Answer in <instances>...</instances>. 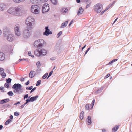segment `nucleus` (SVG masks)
Instances as JSON below:
<instances>
[{
    "label": "nucleus",
    "mask_w": 132,
    "mask_h": 132,
    "mask_svg": "<svg viewBox=\"0 0 132 132\" xmlns=\"http://www.w3.org/2000/svg\"><path fill=\"white\" fill-rule=\"evenodd\" d=\"M62 31H60L58 33V34L59 35V36L62 34Z\"/></svg>",
    "instance_id": "obj_43"
},
{
    "label": "nucleus",
    "mask_w": 132,
    "mask_h": 132,
    "mask_svg": "<svg viewBox=\"0 0 132 132\" xmlns=\"http://www.w3.org/2000/svg\"><path fill=\"white\" fill-rule=\"evenodd\" d=\"M38 1V0H31V2L33 3H37Z\"/></svg>",
    "instance_id": "obj_35"
},
{
    "label": "nucleus",
    "mask_w": 132,
    "mask_h": 132,
    "mask_svg": "<svg viewBox=\"0 0 132 132\" xmlns=\"http://www.w3.org/2000/svg\"><path fill=\"white\" fill-rule=\"evenodd\" d=\"M4 87H0V89L1 90H3V89Z\"/></svg>",
    "instance_id": "obj_56"
},
{
    "label": "nucleus",
    "mask_w": 132,
    "mask_h": 132,
    "mask_svg": "<svg viewBox=\"0 0 132 132\" xmlns=\"http://www.w3.org/2000/svg\"><path fill=\"white\" fill-rule=\"evenodd\" d=\"M45 31L43 33V34L46 36H48L50 34H52V32L50 31V29L48 28V27H46L45 28Z\"/></svg>",
    "instance_id": "obj_12"
},
{
    "label": "nucleus",
    "mask_w": 132,
    "mask_h": 132,
    "mask_svg": "<svg viewBox=\"0 0 132 132\" xmlns=\"http://www.w3.org/2000/svg\"><path fill=\"white\" fill-rule=\"evenodd\" d=\"M51 2L54 4H56L57 3V0H50Z\"/></svg>",
    "instance_id": "obj_30"
},
{
    "label": "nucleus",
    "mask_w": 132,
    "mask_h": 132,
    "mask_svg": "<svg viewBox=\"0 0 132 132\" xmlns=\"http://www.w3.org/2000/svg\"><path fill=\"white\" fill-rule=\"evenodd\" d=\"M12 121V120L11 119H9L8 120L5 122V124L7 125L10 122Z\"/></svg>",
    "instance_id": "obj_27"
},
{
    "label": "nucleus",
    "mask_w": 132,
    "mask_h": 132,
    "mask_svg": "<svg viewBox=\"0 0 132 132\" xmlns=\"http://www.w3.org/2000/svg\"><path fill=\"white\" fill-rule=\"evenodd\" d=\"M22 86L19 84H15L13 86L12 88L14 89V92L15 93L21 94L23 92L21 88Z\"/></svg>",
    "instance_id": "obj_5"
},
{
    "label": "nucleus",
    "mask_w": 132,
    "mask_h": 132,
    "mask_svg": "<svg viewBox=\"0 0 132 132\" xmlns=\"http://www.w3.org/2000/svg\"><path fill=\"white\" fill-rule=\"evenodd\" d=\"M119 126H116L115 127L112 128V130L113 132L116 131L118 129L119 127Z\"/></svg>",
    "instance_id": "obj_22"
},
{
    "label": "nucleus",
    "mask_w": 132,
    "mask_h": 132,
    "mask_svg": "<svg viewBox=\"0 0 132 132\" xmlns=\"http://www.w3.org/2000/svg\"><path fill=\"white\" fill-rule=\"evenodd\" d=\"M68 22V21H66L65 22L63 23L61 26V28H63L66 27L67 25Z\"/></svg>",
    "instance_id": "obj_19"
},
{
    "label": "nucleus",
    "mask_w": 132,
    "mask_h": 132,
    "mask_svg": "<svg viewBox=\"0 0 132 132\" xmlns=\"http://www.w3.org/2000/svg\"><path fill=\"white\" fill-rule=\"evenodd\" d=\"M36 65L37 66V67L39 68L41 66L40 62L39 61L37 62L36 63Z\"/></svg>",
    "instance_id": "obj_28"
},
{
    "label": "nucleus",
    "mask_w": 132,
    "mask_h": 132,
    "mask_svg": "<svg viewBox=\"0 0 132 132\" xmlns=\"http://www.w3.org/2000/svg\"><path fill=\"white\" fill-rule=\"evenodd\" d=\"M84 11L82 7H80L79 8L78 11L77 13V15H78L81 14Z\"/></svg>",
    "instance_id": "obj_17"
},
{
    "label": "nucleus",
    "mask_w": 132,
    "mask_h": 132,
    "mask_svg": "<svg viewBox=\"0 0 132 132\" xmlns=\"http://www.w3.org/2000/svg\"><path fill=\"white\" fill-rule=\"evenodd\" d=\"M48 75V73H46L42 76V78L43 79H45L47 77Z\"/></svg>",
    "instance_id": "obj_32"
},
{
    "label": "nucleus",
    "mask_w": 132,
    "mask_h": 132,
    "mask_svg": "<svg viewBox=\"0 0 132 132\" xmlns=\"http://www.w3.org/2000/svg\"><path fill=\"white\" fill-rule=\"evenodd\" d=\"M22 60H26V59H20L19 60V61H21Z\"/></svg>",
    "instance_id": "obj_49"
},
{
    "label": "nucleus",
    "mask_w": 132,
    "mask_h": 132,
    "mask_svg": "<svg viewBox=\"0 0 132 132\" xmlns=\"http://www.w3.org/2000/svg\"><path fill=\"white\" fill-rule=\"evenodd\" d=\"M117 59H114L113 60H112L113 61V62H115L116 61H117Z\"/></svg>",
    "instance_id": "obj_62"
},
{
    "label": "nucleus",
    "mask_w": 132,
    "mask_h": 132,
    "mask_svg": "<svg viewBox=\"0 0 132 132\" xmlns=\"http://www.w3.org/2000/svg\"><path fill=\"white\" fill-rule=\"evenodd\" d=\"M29 83V81H28L26 82L25 83V84L26 85H28Z\"/></svg>",
    "instance_id": "obj_50"
},
{
    "label": "nucleus",
    "mask_w": 132,
    "mask_h": 132,
    "mask_svg": "<svg viewBox=\"0 0 132 132\" xmlns=\"http://www.w3.org/2000/svg\"><path fill=\"white\" fill-rule=\"evenodd\" d=\"M36 89V87L32 89V90L34 91V90H35Z\"/></svg>",
    "instance_id": "obj_61"
},
{
    "label": "nucleus",
    "mask_w": 132,
    "mask_h": 132,
    "mask_svg": "<svg viewBox=\"0 0 132 132\" xmlns=\"http://www.w3.org/2000/svg\"><path fill=\"white\" fill-rule=\"evenodd\" d=\"M20 103V102H18L17 103H15L14 104V105H17V104H18Z\"/></svg>",
    "instance_id": "obj_53"
},
{
    "label": "nucleus",
    "mask_w": 132,
    "mask_h": 132,
    "mask_svg": "<svg viewBox=\"0 0 132 132\" xmlns=\"http://www.w3.org/2000/svg\"><path fill=\"white\" fill-rule=\"evenodd\" d=\"M86 122H87L88 125H90L91 123V118L90 116H88V118L86 120Z\"/></svg>",
    "instance_id": "obj_20"
},
{
    "label": "nucleus",
    "mask_w": 132,
    "mask_h": 132,
    "mask_svg": "<svg viewBox=\"0 0 132 132\" xmlns=\"http://www.w3.org/2000/svg\"><path fill=\"white\" fill-rule=\"evenodd\" d=\"M95 100H93L92 102V108H92L93 106H94V104Z\"/></svg>",
    "instance_id": "obj_36"
},
{
    "label": "nucleus",
    "mask_w": 132,
    "mask_h": 132,
    "mask_svg": "<svg viewBox=\"0 0 132 132\" xmlns=\"http://www.w3.org/2000/svg\"><path fill=\"white\" fill-rule=\"evenodd\" d=\"M20 29V26L19 25H16L14 27L15 34L18 36H20L21 34Z\"/></svg>",
    "instance_id": "obj_9"
},
{
    "label": "nucleus",
    "mask_w": 132,
    "mask_h": 132,
    "mask_svg": "<svg viewBox=\"0 0 132 132\" xmlns=\"http://www.w3.org/2000/svg\"><path fill=\"white\" fill-rule=\"evenodd\" d=\"M3 128V126L2 125H0V130L2 129Z\"/></svg>",
    "instance_id": "obj_55"
},
{
    "label": "nucleus",
    "mask_w": 132,
    "mask_h": 132,
    "mask_svg": "<svg viewBox=\"0 0 132 132\" xmlns=\"http://www.w3.org/2000/svg\"><path fill=\"white\" fill-rule=\"evenodd\" d=\"M9 101V99L8 98L2 100L0 101V104H1L5 103L8 102Z\"/></svg>",
    "instance_id": "obj_16"
},
{
    "label": "nucleus",
    "mask_w": 132,
    "mask_h": 132,
    "mask_svg": "<svg viewBox=\"0 0 132 132\" xmlns=\"http://www.w3.org/2000/svg\"><path fill=\"white\" fill-rule=\"evenodd\" d=\"M35 75V72L33 71H31L29 74V76L31 78L33 77Z\"/></svg>",
    "instance_id": "obj_18"
},
{
    "label": "nucleus",
    "mask_w": 132,
    "mask_h": 132,
    "mask_svg": "<svg viewBox=\"0 0 132 132\" xmlns=\"http://www.w3.org/2000/svg\"><path fill=\"white\" fill-rule=\"evenodd\" d=\"M5 8V4L3 3H0V11H2Z\"/></svg>",
    "instance_id": "obj_14"
},
{
    "label": "nucleus",
    "mask_w": 132,
    "mask_h": 132,
    "mask_svg": "<svg viewBox=\"0 0 132 132\" xmlns=\"http://www.w3.org/2000/svg\"><path fill=\"white\" fill-rule=\"evenodd\" d=\"M113 62H113V60H112L109 63V64H111L112 63H113Z\"/></svg>",
    "instance_id": "obj_57"
},
{
    "label": "nucleus",
    "mask_w": 132,
    "mask_h": 132,
    "mask_svg": "<svg viewBox=\"0 0 132 132\" xmlns=\"http://www.w3.org/2000/svg\"><path fill=\"white\" fill-rule=\"evenodd\" d=\"M26 102H27V103L31 101H30V100L27 99L26 100Z\"/></svg>",
    "instance_id": "obj_47"
},
{
    "label": "nucleus",
    "mask_w": 132,
    "mask_h": 132,
    "mask_svg": "<svg viewBox=\"0 0 132 132\" xmlns=\"http://www.w3.org/2000/svg\"><path fill=\"white\" fill-rule=\"evenodd\" d=\"M42 2H47L48 0H40Z\"/></svg>",
    "instance_id": "obj_45"
},
{
    "label": "nucleus",
    "mask_w": 132,
    "mask_h": 132,
    "mask_svg": "<svg viewBox=\"0 0 132 132\" xmlns=\"http://www.w3.org/2000/svg\"><path fill=\"white\" fill-rule=\"evenodd\" d=\"M118 19V18H116V20H115V21H114V22H113V23H114L116 22V21H117V20Z\"/></svg>",
    "instance_id": "obj_63"
},
{
    "label": "nucleus",
    "mask_w": 132,
    "mask_h": 132,
    "mask_svg": "<svg viewBox=\"0 0 132 132\" xmlns=\"http://www.w3.org/2000/svg\"><path fill=\"white\" fill-rule=\"evenodd\" d=\"M60 50V47L59 46L56 45L54 48V51L59 52Z\"/></svg>",
    "instance_id": "obj_23"
},
{
    "label": "nucleus",
    "mask_w": 132,
    "mask_h": 132,
    "mask_svg": "<svg viewBox=\"0 0 132 132\" xmlns=\"http://www.w3.org/2000/svg\"><path fill=\"white\" fill-rule=\"evenodd\" d=\"M7 94L10 96H12L13 95V93L12 91L9 92Z\"/></svg>",
    "instance_id": "obj_29"
},
{
    "label": "nucleus",
    "mask_w": 132,
    "mask_h": 132,
    "mask_svg": "<svg viewBox=\"0 0 132 132\" xmlns=\"http://www.w3.org/2000/svg\"><path fill=\"white\" fill-rule=\"evenodd\" d=\"M30 10L32 14L35 15H38L40 12V8L38 5H33L30 7Z\"/></svg>",
    "instance_id": "obj_3"
},
{
    "label": "nucleus",
    "mask_w": 132,
    "mask_h": 132,
    "mask_svg": "<svg viewBox=\"0 0 132 132\" xmlns=\"http://www.w3.org/2000/svg\"><path fill=\"white\" fill-rule=\"evenodd\" d=\"M11 80H11V79L10 78H9L8 79H7L6 80V81H7V83H9L10 82H11Z\"/></svg>",
    "instance_id": "obj_39"
},
{
    "label": "nucleus",
    "mask_w": 132,
    "mask_h": 132,
    "mask_svg": "<svg viewBox=\"0 0 132 132\" xmlns=\"http://www.w3.org/2000/svg\"><path fill=\"white\" fill-rule=\"evenodd\" d=\"M4 70L2 68L0 67V74L1 75L3 78H4L6 76V75L4 72Z\"/></svg>",
    "instance_id": "obj_13"
},
{
    "label": "nucleus",
    "mask_w": 132,
    "mask_h": 132,
    "mask_svg": "<svg viewBox=\"0 0 132 132\" xmlns=\"http://www.w3.org/2000/svg\"><path fill=\"white\" fill-rule=\"evenodd\" d=\"M50 10V7L49 5L47 3H45L43 5L42 8V12L43 13L46 12H48Z\"/></svg>",
    "instance_id": "obj_10"
},
{
    "label": "nucleus",
    "mask_w": 132,
    "mask_h": 132,
    "mask_svg": "<svg viewBox=\"0 0 132 132\" xmlns=\"http://www.w3.org/2000/svg\"><path fill=\"white\" fill-rule=\"evenodd\" d=\"M14 7H11L9 8L7 10V12L9 14L16 15Z\"/></svg>",
    "instance_id": "obj_11"
},
{
    "label": "nucleus",
    "mask_w": 132,
    "mask_h": 132,
    "mask_svg": "<svg viewBox=\"0 0 132 132\" xmlns=\"http://www.w3.org/2000/svg\"><path fill=\"white\" fill-rule=\"evenodd\" d=\"M24 106V104L22 105L21 106V108H23Z\"/></svg>",
    "instance_id": "obj_59"
},
{
    "label": "nucleus",
    "mask_w": 132,
    "mask_h": 132,
    "mask_svg": "<svg viewBox=\"0 0 132 132\" xmlns=\"http://www.w3.org/2000/svg\"><path fill=\"white\" fill-rule=\"evenodd\" d=\"M4 35L5 38L8 41L12 42L14 39V35L9 32L4 33Z\"/></svg>",
    "instance_id": "obj_6"
},
{
    "label": "nucleus",
    "mask_w": 132,
    "mask_h": 132,
    "mask_svg": "<svg viewBox=\"0 0 132 132\" xmlns=\"http://www.w3.org/2000/svg\"><path fill=\"white\" fill-rule=\"evenodd\" d=\"M10 119H11V120H12V119H13V116L12 115H11L10 117Z\"/></svg>",
    "instance_id": "obj_51"
},
{
    "label": "nucleus",
    "mask_w": 132,
    "mask_h": 132,
    "mask_svg": "<svg viewBox=\"0 0 132 132\" xmlns=\"http://www.w3.org/2000/svg\"><path fill=\"white\" fill-rule=\"evenodd\" d=\"M35 19L32 16L28 17L25 21V24L26 26V29L23 32V36L24 38H27L31 35L33 27L35 24Z\"/></svg>",
    "instance_id": "obj_1"
},
{
    "label": "nucleus",
    "mask_w": 132,
    "mask_h": 132,
    "mask_svg": "<svg viewBox=\"0 0 132 132\" xmlns=\"http://www.w3.org/2000/svg\"><path fill=\"white\" fill-rule=\"evenodd\" d=\"M89 6V4H88L86 6V7L88 8V7Z\"/></svg>",
    "instance_id": "obj_64"
},
{
    "label": "nucleus",
    "mask_w": 132,
    "mask_h": 132,
    "mask_svg": "<svg viewBox=\"0 0 132 132\" xmlns=\"http://www.w3.org/2000/svg\"><path fill=\"white\" fill-rule=\"evenodd\" d=\"M38 97V96L37 95L34 97H32L30 98V101L31 102H33L34 101L36 100L37 99Z\"/></svg>",
    "instance_id": "obj_21"
},
{
    "label": "nucleus",
    "mask_w": 132,
    "mask_h": 132,
    "mask_svg": "<svg viewBox=\"0 0 132 132\" xmlns=\"http://www.w3.org/2000/svg\"><path fill=\"white\" fill-rule=\"evenodd\" d=\"M14 7L16 16H20L23 10V6L21 5H19Z\"/></svg>",
    "instance_id": "obj_4"
},
{
    "label": "nucleus",
    "mask_w": 132,
    "mask_h": 132,
    "mask_svg": "<svg viewBox=\"0 0 132 132\" xmlns=\"http://www.w3.org/2000/svg\"><path fill=\"white\" fill-rule=\"evenodd\" d=\"M90 48H88L86 51V52H85V55L86 54H87V52L89 50H90Z\"/></svg>",
    "instance_id": "obj_44"
},
{
    "label": "nucleus",
    "mask_w": 132,
    "mask_h": 132,
    "mask_svg": "<svg viewBox=\"0 0 132 132\" xmlns=\"http://www.w3.org/2000/svg\"><path fill=\"white\" fill-rule=\"evenodd\" d=\"M24 78H21L20 79V80L21 81H24Z\"/></svg>",
    "instance_id": "obj_52"
},
{
    "label": "nucleus",
    "mask_w": 132,
    "mask_h": 132,
    "mask_svg": "<svg viewBox=\"0 0 132 132\" xmlns=\"http://www.w3.org/2000/svg\"><path fill=\"white\" fill-rule=\"evenodd\" d=\"M55 57H53L51 58V60H55Z\"/></svg>",
    "instance_id": "obj_48"
},
{
    "label": "nucleus",
    "mask_w": 132,
    "mask_h": 132,
    "mask_svg": "<svg viewBox=\"0 0 132 132\" xmlns=\"http://www.w3.org/2000/svg\"><path fill=\"white\" fill-rule=\"evenodd\" d=\"M68 9L67 8H64L62 10V12L64 13L67 12Z\"/></svg>",
    "instance_id": "obj_26"
},
{
    "label": "nucleus",
    "mask_w": 132,
    "mask_h": 132,
    "mask_svg": "<svg viewBox=\"0 0 132 132\" xmlns=\"http://www.w3.org/2000/svg\"><path fill=\"white\" fill-rule=\"evenodd\" d=\"M31 51H29L28 53V55L29 56H31L32 57H34V56L33 55H31Z\"/></svg>",
    "instance_id": "obj_31"
},
{
    "label": "nucleus",
    "mask_w": 132,
    "mask_h": 132,
    "mask_svg": "<svg viewBox=\"0 0 132 132\" xmlns=\"http://www.w3.org/2000/svg\"><path fill=\"white\" fill-rule=\"evenodd\" d=\"M73 22V21H71L70 23L69 24V26H70L71 24H72V23Z\"/></svg>",
    "instance_id": "obj_58"
},
{
    "label": "nucleus",
    "mask_w": 132,
    "mask_h": 132,
    "mask_svg": "<svg viewBox=\"0 0 132 132\" xmlns=\"http://www.w3.org/2000/svg\"><path fill=\"white\" fill-rule=\"evenodd\" d=\"M106 10H104V11H103L102 12V13H101V14H102L104 13L105 12V11H106Z\"/></svg>",
    "instance_id": "obj_54"
},
{
    "label": "nucleus",
    "mask_w": 132,
    "mask_h": 132,
    "mask_svg": "<svg viewBox=\"0 0 132 132\" xmlns=\"http://www.w3.org/2000/svg\"><path fill=\"white\" fill-rule=\"evenodd\" d=\"M41 84V80H39L37 82V83L36 84V86H38L39 85Z\"/></svg>",
    "instance_id": "obj_33"
},
{
    "label": "nucleus",
    "mask_w": 132,
    "mask_h": 132,
    "mask_svg": "<svg viewBox=\"0 0 132 132\" xmlns=\"http://www.w3.org/2000/svg\"><path fill=\"white\" fill-rule=\"evenodd\" d=\"M33 88V87L32 86H31L30 87H26V89H28L29 90H31L32 88Z\"/></svg>",
    "instance_id": "obj_34"
},
{
    "label": "nucleus",
    "mask_w": 132,
    "mask_h": 132,
    "mask_svg": "<svg viewBox=\"0 0 132 132\" xmlns=\"http://www.w3.org/2000/svg\"><path fill=\"white\" fill-rule=\"evenodd\" d=\"M25 0H12L13 2L16 3H20L24 2Z\"/></svg>",
    "instance_id": "obj_24"
},
{
    "label": "nucleus",
    "mask_w": 132,
    "mask_h": 132,
    "mask_svg": "<svg viewBox=\"0 0 132 132\" xmlns=\"http://www.w3.org/2000/svg\"><path fill=\"white\" fill-rule=\"evenodd\" d=\"M53 71H51L50 72V73H49V75H48V76L47 77V79L48 78H49V77L51 76V75H52V74L53 73Z\"/></svg>",
    "instance_id": "obj_40"
},
{
    "label": "nucleus",
    "mask_w": 132,
    "mask_h": 132,
    "mask_svg": "<svg viewBox=\"0 0 132 132\" xmlns=\"http://www.w3.org/2000/svg\"><path fill=\"white\" fill-rule=\"evenodd\" d=\"M89 105L88 104H87L85 106V109L87 110L89 109Z\"/></svg>",
    "instance_id": "obj_37"
},
{
    "label": "nucleus",
    "mask_w": 132,
    "mask_h": 132,
    "mask_svg": "<svg viewBox=\"0 0 132 132\" xmlns=\"http://www.w3.org/2000/svg\"><path fill=\"white\" fill-rule=\"evenodd\" d=\"M4 86L6 88H8L9 86V84L8 83H6L4 84Z\"/></svg>",
    "instance_id": "obj_38"
},
{
    "label": "nucleus",
    "mask_w": 132,
    "mask_h": 132,
    "mask_svg": "<svg viewBox=\"0 0 132 132\" xmlns=\"http://www.w3.org/2000/svg\"><path fill=\"white\" fill-rule=\"evenodd\" d=\"M5 58V54L3 53L0 52V61L3 60Z\"/></svg>",
    "instance_id": "obj_15"
},
{
    "label": "nucleus",
    "mask_w": 132,
    "mask_h": 132,
    "mask_svg": "<svg viewBox=\"0 0 132 132\" xmlns=\"http://www.w3.org/2000/svg\"><path fill=\"white\" fill-rule=\"evenodd\" d=\"M19 113L18 112H15L14 113V115L15 116H18L19 115Z\"/></svg>",
    "instance_id": "obj_41"
},
{
    "label": "nucleus",
    "mask_w": 132,
    "mask_h": 132,
    "mask_svg": "<svg viewBox=\"0 0 132 132\" xmlns=\"http://www.w3.org/2000/svg\"><path fill=\"white\" fill-rule=\"evenodd\" d=\"M102 4H97L94 6V10L96 12L99 13L102 10Z\"/></svg>",
    "instance_id": "obj_8"
},
{
    "label": "nucleus",
    "mask_w": 132,
    "mask_h": 132,
    "mask_svg": "<svg viewBox=\"0 0 132 132\" xmlns=\"http://www.w3.org/2000/svg\"><path fill=\"white\" fill-rule=\"evenodd\" d=\"M84 112H81L80 113V118L81 119H82L83 118V114Z\"/></svg>",
    "instance_id": "obj_25"
},
{
    "label": "nucleus",
    "mask_w": 132,
    "mask_h": 132,
    "mask_svg": "<svg viewBox=\"0 0 132 132\" xmlns=\"http://www.w3.org/2000/svg\"><path fill=\"white\" fill-rule=\"evenodd\" d=\"M47 53V50L44 48L37 49L34 51L35 55L38 57L41 56H45Z\"/></svg>",
    "instance_id": "obj_2"
},
{
    "label": "nucleus",
    "mask_w": 132,
    "mask_h": 132,
    "mask_svg": "<svg viewBox=\"0 0 132 132\" xmlns=\"http://www.w3.org/2000/svg\"><path fill=\"white\" fill-rule=\"evenodd\" d=\"M28 97V94H27L24 97V99H25L26 98H27Z\"/></svg>",
    "instance_id": "obj_42"
},
{
    "label": "nucleus",
    "mask_w": 132,
    "mask_h": 132,
    "mask_svg": "<svg viewBox=\"0 0 132 132\" xmlns=\"http://www.w3.org/2000/svg\"><path fill=\"white\" fill-rule=\"evenodd\" d=\"M44 40L42 39L35 40L34 43L33 45L35 48L42 47L44 45Z\"/></svg>",
    "instance_id": "obj_7"
},
{
    "label": "nucleus",
    "mask_w": 132,
    "mask_h": 132,
    "mask_svg": "<svg viewBox=\"0 0 132 132\" xmlns=\"http://www.w3.org/2000/svg\"><path fill=\"white\" fill-rule=\"evenodd\" d=\"M76 2L77 3H79L80 2V0H76Z\"/></svg>",
    "instance_id": "obj_60"
},
{
    "label": "nucleus",
    "mask_w": 132,
    "mask_h": 132,
    "mask_svg": "<svg viewBox=\"0 0 132 132\" xmlns=\"http://www.w3.org/2000/svg\"><path fill=\"white\" fill-rule=\"evenodd\" d=\"M109 76H110V74H108L106 75V76H105V77L106 78H108Z\"/></svg>",
    "instance_id": "obj_46"
}]
</instances>
